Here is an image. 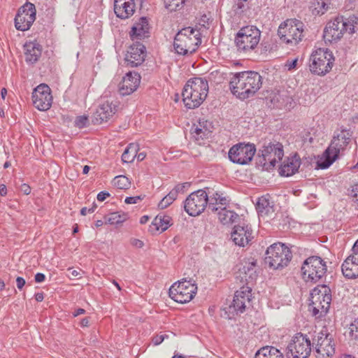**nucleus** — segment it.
I'll return each instance as SVG.
<instances>
[{
	"label": "nucleus",
	"mask_w": 358,
	"mask_h": 358,
	"mask_svg": "<svg viewBox=\"0 0 358 358\" xmlns=\"http://www.w3.org/2000/svg\"><path fill=\"white\" fill-rule=\"evenodd\" d=\"M262 78L255 71H242L235 73L230 80L231 92L238 99L244 100L252 96L262 87Z\"/></svg>",
	"instance_id": "obj_1"
},
{
	"label": "nucleus",
	"mask_w": 358,
	"mask_h": 358,
	"mask_svg": "<svg viewBox=\"0 0 358 358\" xmlns=\"http://www.w3.org/2000/svg\"><path fill=\"white\" fill-rule=\"evenodd\" d=\"M208 92V83L205 78L195 77L189 79L184 86L182 96L185 106L194 109L206 99Z\"/></svg>",
	"instance_id": "obj_2"
},
{
	"label": "nucleus",
	"mask_w": 358,
	"mask_h": 358,
	"mask_svg": "<svg viewBox=\"0 0 358 358\" xmlns=\"http://www.w3.org/2000/svg\"><path fill=\"white\" fill-rule=\"evenodd\" d=\"M350 137L351 134L349 130L342 129L336 132L329 146L317 160V168L324 169L329 167L338 158L340 152L343 150L350 143Z\"/></svg>",
	"instance_id": "obj_3"
},
{
	"label": "nucleus",
	"mask_w": 358,
	"mask_h": 358,
	"mask_svg": "<svg viewBox=\"0 0 358 358\" xmlns=\"http://www.w3.org/2000/svg\"><path fill=\"white\" fill-rule=\"evenodd\" d=\"M201 43L199 31L192 27L180 30L175 36L173 47L182 55L194 53Z\"/></svg>",
	"instance_id": "obj_4"
},
{
	"label": "nucleus",
	"mask_w": 358,
	"mask_h": 358,
	"mask_svg": "<svg viewBox=\"0 0 358 358\" xmlns=\"http://www.w3.org/2000/svg\"><path fill=\"white\" fill-rule=\"evenodd\" d=\"M292 254L288 247L283 243H274L266 252L264 262L273 269L282 268L288 265Z\"/></svg>",
	"instance_id": "obj_5"
},
{
	"label": "nucleus",
	"mask_w": 358,
	"mask_h": 358,
	"mask_svg": "<svg viewBox=\"0 0 358 358\" xmlns=\"http://www.w3.org/2000/svg\"><path fill=\"white\" fill-rule=\"evenodd\" d=\"M301 270L304 281L316 283L325 277L327 265L320 257L311 256L303 262Z\"/></svg>",
	"instance_id": "obj_6"
},
{
	"label": "nucleus",
	"mask_w": 358,
	"mask_h": 358,
	"mask_svg": "<svg viewBox=\"0 0 358 358\" xmlns=\"http://www.w3.org/2000/svg\"><path fill=\"white\" fill-rule=\"evenodd\" d=\"M261 31L254 26L241 28L236 34L235 43L238 52H248L255 50L259 43Z\"/></svg>",
	"instance_id": "obj_7"
},
{
	"label": "nucleus",
	"mask_w": 358,
	"mask_h": 358,
	"mask_svg": "<svg viewBox=\"0 0 358 358\" xmlns=\"http://www.w3.org/2000/svg\"><path fill=\"white\" fill-rule=\"evenodd\" d=\"M334 62L332 52L327 48H319L310 57L309 68L311 73L319 76L329 72Z\"/></svg>",
	"instance_id": "obj_8"
},
{
	"label": "nucleus",
	"mask_w": 358,
	"mask_h": 358,
	"mask_svg": "<svg viewBox=\"0 0 358 358\" xmlns=\"http://www.w3.org/2000/svg\"><path fill=\"white\" fill-rule=\"evenodd\" d=\"M331 301V289L326 285H321L314 288L310 293V308L314 315L320 314L319 317L325 315Z\"/></svg>",
	"instance_id": "obj_9"
},
{
	"label": "nucleus",
	"mask_w": 358,
	"mask_h": 358,
	"mask_svg": "<svg viewBox=\"0 0 358 358\" xmlns=\"http://www.w3.org/2000/svg\"><path fill=\"white\" fill-rule=\"evenodd\" d=\"M303 32V22L296 19L287 20L278 29L280 39L287 44H297L302 39Z\"/></svg>",
	"instance_id": "obj_10"
},
{
	"label": "nucleus",
	"mask_w": 358,
	"mask_h": 358,
	"mask_svg": "<svg viewBox=\"0 0 358 358\" xmlns=\"http://www.w3.org/2000/svg\"><path fill=\"white\" fill-rule=\"evenodd\" d=\"M197 286L194 280L182 279L175 282L169 288V296L175 301L185 303L190 301L195 296Z\"/></svg>",
	"instance_id": "obj_11"
},
{
	"label": "nucleus",
	"mask_w": 358,
	"mask_h": 358,
	"mask_svg": "<svg viewBox=\"0 0 358 358\" xmlns=\"http://www.w3.org/2000/svg\"><path fill=\"white\" fill-rule=\"evenodd\" d=\"M284 155L283 147L281 143H268L264 145L258 154V162L264 169L270 170L275 167L277 162L281 160Z\"/></svg>",
	"instance_id": "obj_12"
},
{
	"label": "nucleus",
	"mask_w": 358,
	"mask_h": 358,
	"mask_svg": "<svg viewBox=\"0 0 358 358\" xmlns=\"http://www.w3.org/2000/svg\"><path fill=\"white\" fill-rule=\"evenodd\" d=\"M312 343L307 335L297 334L287 347V358H308L311 352Z\"/></svg>",
	"instance_id": "obj_13"
},
{
	"label": "nucleus",
	"mask_w": 358,
	"mask_h": 358,
	"mask_svg": "<svg viewBox=\"0 0 358 358\" xmlns=\"http://www.w3.org/2000/svg\"><path fill=\"white\" fill-rule=\"evenodd\" d=\"M313 345L315 349L316 358H332L335 353L332 336L323 329L313 338Z\"/></svg>",
	"instance_id": "obj_14"
},
{
	"label": "nucleus",
	"mask_w": 358,
	"mask_h": 358,
	"mask_svg": "<svg viewBox=\"0 0 358 358\" xmlns=\"http://www.w3.org/2000/svg\"><path fill=\"white\" fill-rule=\"evenodd\" d=\"M208 194L204 189H199L191 193L184 202V208L190 216L199 215L206 208Z\"/></svg>",
	"instance_id": "obj_15"
},
{
	"label": "nucleus",
	"mask_w": 358,
	"mask_h": 358,
	"mask_svg": "<svg viewBox=\"0 0 358 358\" xmlns=\"http://www.w3.org/2000/svg\"><path fill=\"white\" fill-rule=\"evenodd\" d=\"M255 152L254 145L240 143L229 149L228 156L233 163L243 165L252 161Z\"/></svg>",
	"instance_id": "obj_16"
},
{
	"label": "nucleus",
	"mask_w": 358,
	"mask_h": 358,
	"mask_svg": "<svg viewBox=\"0 0 358 358\" xmlns=\"http://www.w3.org/2000/svg\"><path fill=\"white\" fill-rule=\"evenodd\" d=\"M36 8L34 4L27 2L18 10L15 17V26L17 30L29 29L36 20Z\"/></svg>",
	"instance_id": "obj_17"
},
{
	"label": "nucleus",
	"mask_w": 358,
	"mask_h": 358,
	"mask_svg": "<svg viewBox=\"0 0 358 358\" xmlns=\"http://www.w3.org/2000/svg\"><path fill=\"white\" fill-rule=\"evenodd\" d=\"M32 101L34 106L39 110L45 111L52 105V96L48 85L41 84L32 92Z\"/></svg>",
	"instance_id": "obj_18"
},
{
	"label": "nucleus",
	"mask_w": 358,
	"mask_h": 358,
	"mask_svg": "<svg viewBox=\"0 0 358 358\" xmlns=\"http://www.w3.org/2000/svg\"><path fill=\"white\" fill-rule=\"evenodd\" d=\"M343 22V17H338L327 23L323 35L325 41L331 43L339 40L343 36L345 32V24Z\"/></svg>",
	"instance_id": "obj_19"
},
{
	"label": "nucleus",
	"mask_w": 358,
	"mask_h": 358,
	"mask_svg": "<svg viewBox=\"0 0 358 358\" xmlns=\"http://www.w3.org/2000/svg\"><path fill=\"white\" fill-rule=\"evenodd\" d=\"M231 238L236 245L244 247L253 238L251 227L245 222L238 223L234 227Z\"/></svg>",
	"instance_id": "obj_20"
},
{
	"label": "nucleus",
	"mask_w": 358,
	"mask_h": 358,
	"mask_svg": "<svg viewBox=\"0 0 358 358\" xmlns=\"http://www.w3.org/2000/svg\"><path fill=\"white\" fill-rule=\"evenodd\" d=\"M145 55V45L136 42L129 47L125 57V62L130 67L138 66L144 62Z\"/></svg>",
	"instance_id": "obj_21"
},
{
	"label": "nucleus",
	"mask_w": 358,
	"mask_h": 358,
	"mask_svg": "<svg viewBox=\"0 0 358 358\" xmlns=\"http://www.w3.org/2000/svg\"><path fill=\"white\" fill-rule=\"evenodd\" d=\"M117 111V106L112 102L106 101L100 104L92 117L94 124H101L107 122Z\"/></svg>",
	"instance_id": "obj_22"
},
{
	"label": "nucleus",
	"mask_w": 358,
	"mask_h": 358,
	"mask_svg": "<svg viewBox=\"0 0 358 358\" xmlns=\"http://www.w3.org/2000/svg\"><path fill=\"white\" fill-rule=\"evenodd\" d=\"M252 289L250 287L243 286L239 290L235 292L234 300L230 308H233L235 311L241 313L245 310L247 304L250 303Z\"/></svg>",
	"instance_id": "obj_23"
},
{
	"label": "nucleus",
	"mask_w": 358,
	"mask_h": 358,
	"mask_svg": "<svg viewBox=\"0 0 358 358\" xmlns=\"http://www.w3.org/2000/svg\"><path fill=\"white\" fill-rule=\"evenodd\" d=\"M141 76L136 72H129L120 83L119 92L121 95L127 96L137 90L140 85Z\"/></svg>",
	"instance_id": "obj_24"
},
{
	"label": "nucleus",
	"mask_w": 358,
	"mask_h": 358,
	"mask_svg": "<svg viewBox=\"0 0 358 358\" xmlns=\"http://www.w3.org/2000/svg\"><path fill=\"white\" fill-rule=\"evenodd\" d=\"M24 52L25 62L28 64L32 65L36 63L41 57L42 47L36 41H28L24 45Z\"/></svg>",
	"instance_id": "obj_25"
},
{
	"label": "nucleus",
	"mask_w": 358,
	"mask_h": 358,
	"mask_svg": "<svg viewBox=\"0 0 358 358\" xmlns=\"http://www.w3.org/2000/svg\"><path fill=\"white\" fill-rule=\"evenodd\" d=\"M149 29L150 27L147 18L142 17L132 27L129 33L130 37L132 41L138 42V40L149 37Z\"/></svg>",
	"instance_id": "obj_26"
},
{
	"label": "nucleus",
	"mask_w": 358,
	"mask_h": 358,
	"mask_svg": "<svg viewBox=\"0 0 358 358\" xmlns=\"http://www.w3.org/2000/svg\"><path fill=\"white\" fill-rule=\"evenodd\" d=\"M134 0H115L114 11L117 17L127 19L135 11Z\"/></svg>",
	"instance_id": "obj_27"
},
{
	"label": "nucleus",
	"mask_w": 358,
	"mask_h": 358,
	"mask_svg": "<svg viewBox=\"0 0 358 358\" xmlns=\"http://www.w3.org/2000/svg\"><path fill=\"white\" fill-rule=\"evenodd\" d=\"M343 275L349 279L358 278V253L350 255L342 264Z\"/></svg>",
	"instance_id": "obj_28"
},
{
	"label": "nucleus",
	"mask_w": 358,
	"mask_h": 358,
	"mask_svg": "<svg viewBox=\"0 0 358 358\" xmlns=\"http://www.w3.org/2000/svg\"><path fill=\"white\" fill-rule=\"evenodd\" d=\"M300 165V157L295 154L283 162L279 169V173L282 176H291L298 171Z\"/></svg>",
	"instance_id": "obj_29"
},
{
	"label": "nucleus",
	"mask_w": 358,
	"mask_h": 358,
	"mask_svg": "<svg viewBox=\"0 0 358 358\" xmlns=\"http://www.w3.org/2000/svg\"><path fill=\"white\" fill-rule=\"evenodd\" d=\"M218 219L223 224H231L240 219L239 215L232 210H227L226 206L217 211Z\"/></svg>",
	"instance_id": "obj_30"
},
{
	"label": "nucleus",
	"mask_w": 358,
	"mask_h": 358,
	"mask_svg": "<svg viewBox=\"0 0 358 358\" xmlns=\"http://www.w3.org/2000/svg\"><path fill=\"white\" fill-rule=\"evenodd\" d=\"M255 358H283V355L273 346H265L256 352Z\"/></svg>",
	"instance_id": "obj_31"
},
{
	"label": "nucleus",
	"mask_w": 358,
	"mask_h": 358,
	"mask_svg": "<svg viewBox=\"0 0 358 358\" xmlns=\"http://www.w3.org/2000/svg\"><path fill=\"white\" fill-rule=\"evenodd\" d=\"M256 208L262 215H269L273 213V206L267 196H263L259 198Z\"/></svg>",
	"instance_id": "obj_32"
},
{
	"label": "nucleus",
	"mask_w": 358,
	"mask_h": 358,
	"mask_svg": "<svg viewBox=\"0 0 358 358\" xmlns=\"http://www.w3.org/2000/svg\"><path fill=\"white\" fill-rule=\"evenodd\" d=\"M128 215L123 212H113L104 217L105 223L111 225L120 224L128 219Z\"/></svg>",
	"instance_id": "obj_33"
},
{
	"label": "nucleus",
	"mask_w": 358,
	"mask_h": 358,
	"mask_svg": "<svg viewBox=\"0 0 358 358\" xmlns=\"http://www.w3.org/2000/svg\"><path fill=\"white\" fill-rule=\"evenodd\" d=\"M171 221V218L169 216L159 214L154 219L152 225L155 227L156 230L163 232L170 227Z\"/></svg>",
	"instance_id": "obj_34"
},
{
	"label": "nucleus",
	"mask_w": 358,
	"mask_h": 358,
	"mask_svg": "<svg viewBox=\"0 0 358 358\" xmlns=\"http://www.w3.org/2000/svg\"><path fill=\"white\" fill-rule=\"evenodd\" d=\"M255 262H248L246 263L245 265L243 266V268H240V274L244 275V276L242 277V279H244L246 282H248L249 280H252L255 276Z\"/></svg>",
	"instance_id": "obj_35"
},
{
	"label": "nucleus",
	"mask_w": 358,
	"mask_h": 358,
	"mask_svg": "<svg viewBox=\"0 0 358 358\" xmlns=\"http://www.w3.org/2000/svg\"><path fill=\"white\" fill-rule=\"evenodd\" d=\"M138 146L135 144H130L122 155V160L124 163L132 162L136 157Z\"/></svg>",
	"instance_id": "obj_36"
},
{
	"label": "nucleus",
	"mask_w": 358,
	"mask_h": 358,
	"mask_svg": "<svg viewBox=\"0 0 358 358\" xmlns=\"http://www.w3.org/2000/svg\"><path fill=\"white\" fill-rule=\"evenodd\" d=\"M343 24H345V31L349 34H353L358 29V17L355 15L350 16L348 18L343 17Z\"/></svg>",
	"instance_id": "obj_37"
},
{
	"label": "nucleus",
	"mask_w": 358,
	"mask_h": 358,
	"mask_svg": "<svg viewBox=\"0 0 358 358\" xmlns=\"http://www.w3.org/2000/svg\"><path fill=\"white\" fill-rule=\"evenodd\" d=\"M211 131L210 129H201L199 127L192 126L191 129V134L195 141H199L201 139L207 138Z\"/></svg>",
	"instance_id": "obj_38"
},
{
	"label": "nucleus",
	"mask_w": 358,
	"mask_h": 358,
	"mask_svg": "<svg viewBox=\"0 0 358 358\" xmlns=\"http://www.w3.org/2000/svg\"><path fill=\"white\" fill-rule=\"evenodd\" d=\"M113 184L118 189H127L130 187L131 182L127 177L124 176H117L113 179Z\"/></svg>",
	"instance_id": "obj_39"
},
{
	"label": "nucleus",
	"mask_w": 358,
	"mask_h": 358,
	"mask_svg": "<svg viewBox=\"0 0 358 358\" xmlns=\"http://www.w3.org/2000/svg\"><path fill=\"white\" fill-rule=\"evenodd\" d=\"M164 2L166 8L171 12L180 9L185 3L182 0H164Z\"/></svg>",
	"instance_id": "obj_40"
},
{
	"label": "nucleus",
	"mask_w": 358,
	"mask_h": 358,
	"mask_svg": "<svg viewBox=\"0 0 358 358\" xmlns=\"http://www.w3.org/2000/svg\"><path fill=\"white\" fill-rule=\"evenodd\" d=\"M176 196H175V192H170L165 196L161 201L159 203L158 206L161 209H164L170 206L176 199Z\"/></svg>",
	"instance_id": "obj_41"
},
{
	"label": "nucleus",
	"mask_w": 358,
	"mask_h": 358,
	"mask_svg": "<svg viewBox=\"0 0 358 358\" xmlns=\"http://www.w3.org/2000/svg\"><path fill=\"white\" fill-rule=\"evenodd\" d=\"M208 210L211 213H216L220 210L219 206L216 201V197L215 196L213 192L210 194L208 192Z\"/></svg>",
	"instance_id": "obj_42"
},
{
	"label": "nucleus",
	"mask_w": 358,
	"mask_h": 358,
	"mask_svg": "<svg viewBox=\"0 0 358 358\" xmlns=\"http://www.w3.org/2000/svg\"><path fill=\"white\" fill-rule=\"evenodd\" d=\"M213 194L216 197V201L219 206V208H223L229 203V199L224 196L223 193L220 192H215Z\"/></svg>",
	"instance_id": "obj_43"
},
{
	"label": "nucleus",
	"mask_w": 358,
	"mask_h": 358,
	"mask_svg": "<svg viewBox=\"0 0 358 358\" xmlns=\"http://www.w3.org/2000/svg\"><path fill=\"white\" fill-rule=\"evenodd\" d=\"M88 123V117L86 115L78 116L74 121L75 126L80 129L87 127Z\"/></svg>",
	"instance_id": "obj_44"
},
{
	"label": "nucleus",
	"mask_w": 358,
	"mask_h": 358,
	"mask_svg": "<svg viewBox=\"0 0 358 358\" xmlns=\"http://www.w3.org/2000/svg\"><path fill=\"white\" fill-rule=\"evenodd\" d=\"M350 196L352 199L355 208L358 210V183L352 187Z\"/></svg>",
	"instance_id": "obj_45"
},
{
	"label": "nucleus",
	"mask_w": 358,
	"mask_h": 358,
	"mask_svg": "<svg viewBox=\"0 0 358 358\" xmlns=\"http://www.w3.org/2000/svg\"><path fill=\"white\" fill-rule=\"evenodd\" d=\"M350 336L357 339L358 338V320H355L350 326Z\"/></svg>",
	"instance_id": "obj_46"
},
{
	"label": "nucleus",
	"mask_w": 358,
	"mask_h": 358,
	"mask_svg": "<svg viewBox=\"0 0 358 358\" xmlns=\"http://www.w3.org/2000/svg\"><path fill=\"white\" fill-rule=\"evenodd\" d=\"M189 186V182H184L182 184H178L176 187L171 191V192H175V196L177 197L178 193L183 192L185 188Z\"/></svg>",
	"instance_id": "obj_47"
},
{
	"label": "nucleus",
	"mask_w": 358,
	"mask_h": 358,
	"mask_svg": "<svg viewBox=\"0 0 358 358\" xmlns=\"http://www.w3.org/2000/svg\"><path fill=\"white\" fill-rule=\"evenodd\" d=\"M166 338H168L166 334L157 335L152 338V342L154 345H157L162 343Z\"/></svg>",
	"instance_id": "obj_48"
},
{
	"label": "nucleus",
	"mask_w": 358,
	"mask_h": 358,
	"mask_svg": "<svg viewBox=\"0 0 358 358\" xmlns=\"http://www.w3.org/2000/svg\"><path fill=\"white\" fill-rule=\"evenodd\" d=\"M194 126L199 127L201 129H210V124L206 120H199L198 124H194Z\"/></svg>",
	"instance_id": "obj_49"
},
{
	"label": "nucleus",
	"mask_w": 358,
	"mask_h": 358,
	"mask_svg": "<svg viewBox=\"0 0 358 358\" xmlns=\"http://www.w3.org/2000/svg\"><path fill=\"white\" fill-rule=\"evenodd\" d=\"M297 63H298V59L296 58L292 61H287L285 66L287 67L288 70H292L296 67Z\"/></svg>",
	"instance_id": "obj_50"
},
{
	"label": "nucleus",
	"mask_w": 358,
	"mask_h": 358,
	"mask_svg": "<svg viewBox=\"0 0 358 358\" xmlns=\"http://www.w3.org/2000/svg\"><path fill=\"white\" fill-rule=\"evenodd\" d=\"M69 276H71V277H80L81 276V274L83 273L82 270L80 269H78V270H74L73 268H69Z\"/></svg>",
	"instance_id": "obj_51"
},
{
	"label": "nucleus",
	"mask_w": 358,
	"mask_h": 358,
	"mask_svg": "<svg viewBox=\"0 0 358 358\" xmlns=\"http://www.w3.org/2000/svg\"><path fill=\"white\" fill-rule=\"evenodd\" d=\"M138 200H141L140 196H129L125 199V203L128 204L136 203Z\"/></svg>",
	"instance_id": "obj_52"
},
{
	"label": "nucleus",
	"mask_w": 358,
	"mask_h": 358,
	"mask_svg": "<svg viewBox=\"0 0 358 358\" xmlns=\"http://www.w3.org/2000/svg\"><path fill=\"white\" fill-rule=\"evenodd\" d=\"M131 244L138 248H141L144 245V243L142 241L136 238H134L131 241Z\"/></svg>",
	"instance_id": "obj_53"
},
{
	"label": "nucleus",
	"mask_w": 358,
	"mask_h": 358,
	"mask_svg": "<svg viewBox=\"0 0 358 358\" xmlns=\"http://www.w3.org/2000/svg\"><path fill=\"white\" fill-rule=\"evenodd\" d=\"M96 206L94 204L92 208H87L86 207H83L80 210V214L82 215H86L87 213H93L96 208Z\"/></svg>",
	"instance_id": "obj_54"
},
{
	"label": "nucleus",
	"mask_w": 358,
	"mask_h": 358,
	"mask_svg": "<svg viewBox=\"0 0 358 358\" xmlns=\"http://www.w3.org/2000/svg\"><path fill=\"white\" fill-rule=\"evenodd\" d=\"M110 196V194L106 192H100L97 194V200L99 201H103L107 197Z\"/></svg>",
	"instance_id": "obj_55"
},
{
	"label": "nucleus",
	"mask_w": 358,
	"mask_h": 358,
	"mask_svg": "<svg viewBox=\"0 0 358 358\" xmlns=\"http://www.w3.org/2000/svg\"><path fill=\"white\" fill-rule=\"evenodd\" d=\"M16 285L19 289H22L25 285V280L22 277H17L16 278Z\"/></svg>",
	"instance_id": "obj_56"
},
{
	"label": "nucleus",
	"mask_w": 358,
	"mask_h": 358,
	"mask_svg": "<svg viewBox=\"0 0 358 358\" xmlns=\"http://www.w3.org/2000/svg\"><path fill=\"white\" fill-rule=\"evenodd\" d=\"M20 190L26 195H28L31 192V187L27 184H22L20 186Z\"/></svg>",
	"instance_id": "obj_57"
},
{
	"label": "nucleus",
	"mask_w": 358,
	"mask_h": 358,
	"mask_svg": "<svg viewBox=\"0 0 358 358\" xmlns=\"http://www.w3.org/2000/svg\"><path fill=\"white\" fill-rule=\"evenodd\" d=\"M36 282L40 283L45 280V275L43 273H38L35 275Z\"/></svg>",
	"instance_id": "obj_58"
},
{
	"label": "nucleus",
	"mask_w": 358,
	"mask_h": 358,
	"mask_svg": "<svg viewBox=\"0 0 358 358\" xmlns=\"http://www.w3.org/2000/svg\"><path fill=\"white\" fill-rule=\"evenodd\" d=\"M279 94H275L274 96L271 99V101L274 103L277 108H280L282 106V103L280 102L278 97Z\"/></svg>",
	"instance_id": "obj_59"
},
{
	"label": "nucleus",
	"mask_w": 358,
	"mask_h": 358,
	"mask_svg": "<svg viewBox=\"0 0 358 358\" xmlns=\"http://www.w3.org/2000/svg\"><path fill=\"white\" fill-rule=\"evenodd\" d=\"M85 313V310L83 308H78L72 313L73 317H77L80 315H83Z\"/></svg>",
	"instance_id": "obj_60"
},
{
	"label": "nucleus",
	"mask_w": 358,
	"mask_h": 358,
	"mask_svg": "<svg viewBox=\"0 0 358 358\" xmlns=\"http://www.w3.org/2000/svg\"><path fill=\"white\" fill-rule=\"evenodd\" d=\"M90 320L89 317H85L80 321V326L82 327H87L89 326Z\"/></svg>",
	"instance_id": "obj_61"
},
{
	"label": "nucleus",
	"mask_w": 358,
	"mask_h": 358,
	"mask_svg": "<svg viewBox=\"0 0 358 358\" xmlns=\"http://www.w3.org/2000/svg\"><path fill=\"white\" fill-rule=\"evenodd\" d=\"M7 194V189L5 185H0V194L5 196Z\"/></svg>",
	"instance_id": "obj_62"
},
{
	"label": "nucleus",
	"mask_w": 358,
	"mask_h": 358,
	"mask_svg": "<svg viewBox=\"0 0 358 358\" xmlns=\"http://www.w3.org/2000/svg\"><path fill=\"white\" fill-rule=\"evenodd\" d=\"M43 299H44V296H43V293H37L35 294V299L37 301L41 302L43 300Z\"/></svg>",
	"instance_id": "obj_63"
},
{
	"label": "nucleus",
	"mask_w": 358,
	"mask_h": 358,
	"mask_svg": "<svg viewBox=\"0 0 358 358\" xmlns=\"http://www.w3.org/2000/svg\"><path fill=\"white\" fill-rule=\"evenodd\" d=\"M352 250V254L358 253V239L355 243Z\"/></svg>",
	"instance_id": "obj_64"
}]
</instances>
